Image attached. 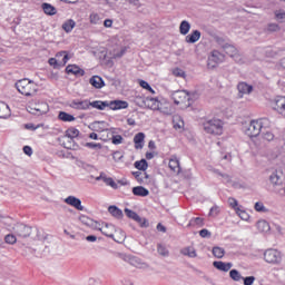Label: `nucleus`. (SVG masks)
<instances>
[{
    "instance_id": "f257e3e1",
    "label": "nucleus",
    "mask_w": 285,
    "mask_h": 285,
    "mask_svg": "<svg viewBox=\"0 0 285 285\" xmlns=\"http://www.w3.org/2000/svg\"><path fill=\"white\" fill-rule=\"evenodd\" d=\"M268 126H271L268 118L252 120L249 125L245 127V135H247V137H259L262 130H266Z\"/></svg>"
},
{
    "instance_id": "f03ea898",
    "label": "nucleus",
    "mask_w": 285,
    "mask_h": 285,
    "mask_svg": "<svg viewBox=\"0 0 285 285\" xmlns=\"http://www.w3.org/2000/svg\"><path fill=\"white\" fill-rule=\"evenodd\" d=\"M14 86L18 92H20V95H24V97H35L39 90V86L28 78L18 80Z\"/></svg>"
},
{
    "instance_id": "7ed1b4c3",
    "label": "nucleus",
    "mask_w": 285,
    "mask_h": 285,
    "mask_svg": "<svg viewBox=\"0 0 285 285\" xmlns=\"http://www.w3.org/2000/svg\"><path fill=\"white\" fill-rule=\"evenodd\" d=\"M205 132L208 135H223L224 132V121L222 119H210L203 124Z\"/></svg>"
},
{
    "instance_id": "20e7f679",
    "label": "nucleus",
    "mask_w": 285,
    "mask_h": 285,
    "mask_svg": "<svg viewBox=\"0 0 285 285\" xmlns=\"http://www.w3.org/2000/svg\"><path fill=\"white\" fill-rule=\"evenodd\" d=\"M171 99L176 106H181L183 108L190 106V95L186 90L174 91Z\"/></svg>"
},
{
    "instance_id": "39448f33",
    "label": "nucleus",
    "mask_w": 285,
    "mask_h": 285,
    "mask_svg": "<svg viewBox=\"0 0 285 285\" xmlns=\"http://www.w3.org/2000/svg\"><path fill=\"white\" fill-rule=\"evenodd\" d=\"M264 259L267 264H279L282 262V252L269 248L265 250Z\"/></svg>"
},
{
    "instance_id": "423d86ee",
    "label": "nucleus",
    "mask_w": 285,
    "mask_h": 285,
    "mask_svg": "<svg viewBox=\"0 0 285 285\" xmlns=\"http://www.w3.org/2000/svg\"><path fill=\"white\" fill-rule=\"evenodd\" d=\"M272 108L273 110H276L278 115H282L283 117H285V97L284 96L276 97L272 102Z\"/></svg>"
},
{
    "instance_id": "0eeeda50",
    "label": "nucleus",
    "mask_w": 285,
    "mask_h": 285,
    "mask_svg": "<svg viewBox=\"0 0 285 285\" xmlns=\"http://www.w3.org/2000/svg\"><path fill=\"white\" fill-rule=\"evenodd\" d=\"M69 108H72L73 110H90V100L73 99L69 102Z\"/></svg>"
},
{
    "instance_id": "6e6552de",
    "label": "nucleus",
    "mask_w": 285,
    "mask_h": 285,
    "mask_svg": "<svg viewBox=\"0 0 285 285\" xmlns=\"http://www.w3.org/2000/svg\"><path fill=\"white\" fill-rule=\"evenodd\" d=\"M14 233L18 237H22L23 239H26V237H30V235H32V227L23 224H18L14 227Z\"/></svg>"
},
{
    "instance_id": "1a4fd4ad",
    "label": "nucleus",
    "mask_w": 285,
    "mask_h": 285,
    "mask_svg": "<svg viewBox=\"0 0 285 285\" xmlns=\"http://www.w3.org/2000/svg\"><path fill=\"white\" fill-rule=\"evenodd\" d=\"M100 233L106 237H109L110 239L117 242V239H115V233H117V227H115V225L109 223H102V228H100Z\"/></svg>"
},
{
    "instance_id": "9d476101",
    "label": "nucleus",
    "mask_w": 285,
    "mask_h": 285,
    "mask_svg": "<svg viewBox=\"0 0 285 285\" xmlns=\"http://www.w3.org/2000/svg\"><path fill=\"white\" fill-rule=\"evenodd\" d=\"M89 130H92L94 132H106V130H108V122L94 121L89 125Z\"/></svg>"
},
{
    "instance_id": "9b49d317",
    "label": "nucleus",
    "mask_w": 285,
    "mask_h": 285,
    "mask_svg": "<svg viewBox=\"0 0 285 285\" xmlns=\"http://www.w3.org/2000/svg\"><path fill=\"white\" fill-rule=\"evenodd\" d=\"M110 110H126L128 108V101L126 100H110L108 101Z\"/></svg>"
},
{
    "instance_id": "f8f14e48",
    "label": "nucleus",
    "mask_w": 285,
    "mask_h": 285,
    "mask_svg": "<svg viewBox=\"0 0 285 285\" xmlns=\"http://www.w3.org/2000/svg\"><path fill=\"white\" fill-rule=\"evenodd\" d=\"M66 72L67 75H75V77H83V75H86V71L77 65H68Z\"/></svg>"
},
{
    "instance_id": "ddd939ff",
    "label": "nucleus",
    "mask_w": 285,
    "mask_h": 285,
    "mask_svg": "<svg viewBox=\"0 0 285 285\" xmlns=\"http://www.w3.org/2000/svg\"><path fill=\"white\" fill-rule=\"evenodd\" d=\"M65 204L72 206L73 208H76V210H83V206L81 205V199H79L75 196L67 197L65 199Z\"/></svg>"
},
{
    "instance_id": "4468645a",
    "label": "nucleus",
    "mask_w": 285,
    "mask_h": 285,
    "mask_svg": "<svg viewBox=\"0 0 285 285\" xmlns=\"http://www.w3.org/2000/svg\"><path fill=\"white\" fill-rule=\"evenodd\" d=\"M214 268L222 271L223 273H228L233 268V263H224L222 261H215L213 263Z\"/></svg>"
},
{
    "instance_id": "2eb2a0df",
    "label": "nucleus",
    "mask_w": 285,
    "mask_h": 285,
    "mask_svg": "<svg viewBox=\"0 0 285 285\" xmlns=\"http://www.w3.org/2000/svg\"><path fill=\"white\" fill-rule=\"evenodd\" d=\"M104 180V183L107 186H110L111 188H114L115 190H117L118 186L117 183H115V180L111 177L106 176V174L101 173L97 178L96 181H101Z\"/></svg>"
},
{
    "instance_id": "dca6fc26",
    "label": "nucleus",
    "mask_w": 285,
    "mask_h": 285,
    "mask_svg": "<svg viewBox=\"0 0 285 285\" xmlns=\"http://www.w3.org/2000/svg\"><path fill=\"white\" fill-rule=\"evenodd\" d=\"M144 139H146V134L138 132L135 135L134 144H135L136 150H140L141 148H144Z\"/></svg>"
},
{
    "instance_id": "f3484780",
    "label": "nucleus",
    "mask_w": 285,
    "mask_h": 285,
    "mask_svg": "<svg viewBox=\"0 0 285 285\" xmlns=\"http://www.w3.org/2000/svg\"><path fill=\"white\" fill-rule=\"evenodd\" d=\"M237 90L239 95H250V92H253V86L242 81L237 85Z\"/></svg>"
},
{
    "instance_id": "a211bd4d",
    "label": "nucleus",
    "mask_w": 285,
    "mask_h": 285,
    "mask_svg": "<svg viewBox=\"0 0 285 285\" xmlns=\"http://www.w3.org/2000/svg\"><path fill=\"white\" fill-rule=\"evenodd\" d=\"M198 39H202V31L194 30V31H191V33L186 36L185 41L187 43H197Z\"/></svg>"
},
{
    "instance_id": "6ab92c4d",
    "label": "nucleus",
    "mask_w": 285,
    "mask_h": 285,
    "mask_svg": "<svg viewBox=\"0 0 285 285\" xmlns=\"http://www.w3.org/2000/svg\"><path fill=\"white\" fill-rule=\"evenodd\" d=\"M127 259L129 264L136 268H148V264L142 263L141 259L137 258L136 256H128Z\"/></svg>"
},
{
    "instance_id": "aec40b11",
    "label": "nucleus",
    "mask_w": 285,
    "mask_h": 285,
    "mask_svg": "<svg viewBox=\"0 0 285 285\" xmlns=\"http://www.w3.org/2000/svg\"><path fill=\"white\" fill-rule=\"evenodd\" d=\"M89 83H91V86L94 88H97V89H101V88H104V86H106V82L104 81V78H101L99 76H92L89 79Z\"/></svg>"
},
{
    "instance_id": "412c9836",
    "label": "nucleus",
    "mask_w": 285,
    "mask_h": 285,
    "mask_svg": "<svg viewBox=\"0 0 285 285\" xmlns=\"http://www.w3.org/2000/svg\"><path fill=\"white\" fill-rule=\"evenodd\" d=\"M160 101L157 98H146L145 106L150 110H159Z\"/></svg>"
},
{
    "instance_id": "4be33fe9",
    "label": "nucleus",
    "mask_w": 285,
    "mask_h": 285,
    "mask_svg": "<svg viewBox=\"0 0 285 285\" xmlns=\"http://www.w3.org/2000/svg\"><path fill=\"white\" fill-rule=\"evenodd\" d=\"M41 8H42L45 14H48L49 17H55V14H57V8H55V6H52L48 2H43L41 4Z\"/></svg>"
},
{
    "instance_id": "5701e85b",
    "label": "nucleus",
    "mask_w": 285,
    "mask_h": 285,
    "mask_svg": "<svg viewBox=\"0 0 285 285\" xmlns=\"http://www.w3.org/2000/svg\"><path fill=\"white\" fill-rule=\"evenodd\" d=\"M132 194L136 197H148V195H150V191L144 186H137L132 188Z\"/></svg>"
},
{
    "instance_id": "b1692460",
    "label": "nucleus",
    "mask_w": 285,
    "mask_h": 285,
    "mask_svg": "<svg viewBox=\"0 0 285 285\" xmlns=\"http://www.w3.org/2000/svg\"><path fill=\"white\" fill-rule=\"evenodd\" d=\"M108 213L116 219H122L124 218V212L119 209V207L111 205L108 207Z\"/></svg>"
},
{
    "instance_id": "393cba45",
    "label": "nucleus",
    "mask_w": 285,
    "mask_h": 285,
    "mask_svg": "<svg viewBox=\"0 0 285 285\" xmlns=\"http://www.w3.org/2000/svg\"><path fill=\"white\" fill-rule=\"evenodd\" d=\"M208 61L209 63L210 61L213 63H222V61H224V56L218 50H214L212 51V55L209 56Z\"/></svg>"
},
{
    "instance_id": "a878e982",
    "label": "nucleus",
    "mask_w": 285,
    "mask_h": 285,
    "mask_svg": "<svg viewBox=\"0 0 285 285\" xmlns=\"http://www.w3.org/2000/svg\"><path fill=\"white\" fill-rule=\"evenodd\" d=\"M11 111L10 107L6 102H0V119H8L10 117Z\"/></svg>"
},
{
    "instance_id": "bb28decb",
    "label": "nucleus",
    "mask_w": 285,
    "mask_h": 285,
    "mask_svg": "<svg viewBox=\"0 0 285 285\" xmlns=\"http://www.w3.org/2000/svg\"><path fill=\"white\" fill-rule=\"evenodd\" d=\"M46 112H48V104L46 102L37 105L31 111L32 115H46Z\"/></svg>"
},
{
    "instance_id": "cd10ccee",
    "label": "nucleus",
    "mask_w": 285,
    "mask_h": 285,
    "mask_svg": "<svg viewBox=\"0 0 285 285\" xmlns=\"http://www.w3.org/2000/svg\"><path fill=\"white\" fill-rule=\"evenodd\" d=\"M169 168L173 173L179 175L181 173V167L179 166V160L177 158H171L169 160Z\"/></svg>"
},
{
    "instance_id": "c85d7f7f",
    "label": "nucleus",
    "mask_w": 285,
    "mask_h": 285,
    "mask_svg": "<svg viewBox=\"0 0 285 285\" xmlns=\"http://www.w3.org/2000/svg\"><path fill=\"white\" fill-rule=\"evenodd\" d=\"M62 146L63 148H67V150H75V148H77V145L75 144V138H70L68 136H65Z\"/></svg>"
},
{
    "instance_id": "c756f323",
    "label": "nucleus",
    "mask_w": 285,
    "mask_h": 285,
    "mask_svg": "<svg viewBox=\"0 0 285 285\" xmlns=\"http://www.w3.org/2000/svg\"><path fill=\"white\" fill-rule=\"evenodd\" d=\"M91 108H96L97 110H106L109 108L108 101L95 100L90 102Z\"/></svg>"
},
{
    "instance_id": "7c9ffc66",
    "label": "nucleus",
    "mask_w": 285,
    "mask_h": 285,
    "mask_svg": "<svg viewBox=\"0 0 285 285\" xmlns=\"http://www.w3.org/2000/svg\"><path fill=\"white\" fill-rule=\"evenodd\" d=\"M75 26H77V22H75L72 19H68L62 23V30H65L67 33H70L71 30H75Z\"/></svg>"
},
{
    "instance_id": "2f4dec72",
    "label": "nucleus",
    "mask_w": 285,
    "mask_h": 285,
    "mask_svg": "<svg viewBox=\"0 0 285 285\" xmlns=\"http://www.w3.org/2000/svg\"><path fill=\"white\" fill-rule=\"evenodd\" d=\"M256 226L261 233H268L271 230V225L266 220H258Z\"/></svg>"
},
{
    "instance_id": "473e14b6",
    "label": "nucleus",
    "mask_w": 285,
    "mask_h": 285,
    "mask_svg": "<svg viewBox=\"0 0 285 285\" xmlns=\"http://www.w3.org/2000/svg\"><path fill=\"white\" fill-rule=\"evenodd\" d=\"M134 166L137 168V170H142V173L148 170V161L146 159L137 160Z\"/></svg>"
},
{
    "instance_id": "72a5a7b5",
    "label": "nucleus",
    "mask_w": 285,
    "mask_h": 285,
    "mask_svg": "<svg viewBox=\"0 0 285 285\" xmlns=\"http://www.w3.org/2000/svg\"><path fill=\"white\" fill-rule=\"evenodd\" d=\"M179 32L180 35H188V32H190V22L184 20L180 22V26H179Z\"/></svg>"
},
{
    "instance_id": "f704fd0d",
    "label": "nucleus",
    "mask_w": 285,
    "mask_h": 285,
    "mask_svg": "<svg viewBox=\"0 0 285 285\" xmlns=\"http://www.w3.org/2000/svg\"><path fill=\"white\" fill-rule=\"evenodd\" d=\"M58 119H60V121H75L77 118L66 111H60L58 115Z\"/></svg>"
},
{
    "instance_id": "c9c22d12",
    "label": "nucleus",
    "mask_w": 285,
    "mask_h": 285,
    "mask_svg": "<svg viewBox=\"0 0 285 285\" xmlns=\"http://www.w3.org/2000/svg\"><path fill=\"white\" fill-rule=\"evenodd\" d=\"M181 255L195 258V257H197V252L195 250L194 247H186V248L181 249Z\"/></svg>"
},
{
    "instance_id": "e433bc0d",
    "label": "nucleus",
    "mask_w": 285,
    "mask_h": 285,
    "mask_svg": "<svg viewBox=\"0 0 285 285\" xmlns=\"http://www.w3.org/2000/svg\"><path fill=\"white\" fill-rule=\"evenodd\" d=\"M214 257H216L217 259H222V257H224L226 255V250L222 247H214L212 250Z\"/></svg>"
},
{
    "instance_id": "4c0bfd02",
    "label": "nucleus",
    "mask_w": 285,
    "mask_h": 285,
    "mask_svg": "<svg viewBox=\"0 0 285 285\" xmlns=\"http://www.w3.org/2000/svg\"><path fill=\"white\" fill-rule=\"evenodd\" d=\"M65 137H69L71 139H75L76 137H79V129L75 127H70L66 130Z\"/></svg>"
},
{
    "instance_id": "58836bf2",
    "label": "nucleus",
    "mask_w": 285,
    "mask_h": 285,
    "mask_svg": "<svg viewBox=\"0 0 285 285\" xmlns=\"http://www.w3.org/2000/svg\"><path fill=\"white\" fill-rule=\"evenodd\" d=\"M187 226H198L199 228H202V226H204V218L202 217H194L189 220Z\"/></svg>"
},
{
    "instance_id": "ea45409f",
    "label": "nucleus",
    "mask_w": 285,
    "mask_h": 285,
    "mask_svg": "<svg viewBox=\"0 0 285 285\" xmlns=\"http://www.w3.org/2000/svg\"><path fill=\"white\" fill-rule=\"evenodd\" d=\"M157 253L161 255V257H168L170 255V252L168 248H166V245L164 244H158L157 245Z\"/></svg>"
},
{
    "instance_id": "a19ab883",
    "label": "nucleus",
    "mask_w": 285,
    "mask_h": 285,
    "mask_svg": "<svg viewBox=\"0 0 285 285\" xmlns=\"http://www.w3.org/2000/svg\"><path fill=\"white\" fill-rule=\"evenodd\" d=\"M125 215L129 219H134V222H139L140 220L137 212H134L132 209L125 208Z\"/></svg>"
},
{
    "instance_id": "79ce46f5",
    "label": "nucleus",
    "mask_w": 285,
    "mask_h": 285,
    "mask_svg": "<svg viewBox=\"0 0 285 285\" xmlns=\"http://www.w3.org/2000/svg\"><path fill=\"white\" fill-rule=\"evenodd\" d=\"M229 277H230V279H233L234 282H239L240 279H243L242 274H240L239 271H237V269H230V272H229Z\"/></svg>"
},
{
    "instance_id": "37998d69",
    "label": "nucleus",
    "mask_w": 285,
    "mask_h": 285,
    "mask_svg": "<svg viewBox=\"0 0 285 285\" xmlns=\"http://www.w3.org/2000/svg\"><path fill=\"white\" fill-rule=\"evenodd\" d=\"M269 181L274 186H279V184H282V178L279 177V175L274 173L269 176Z\"/></svg>"
},
{
    "instance_id": "c03bdc74",
    "label": "nucleus",
    "mask_w": 285,
    "mask_h": 285,
    "mask_svg": "<svg viewBox=\"0 0 285 285\" xmlns=\"http://www.w3.org/2000/svg\"><path fill=\"white\" fill-rule=\"evenodd\" d=\"M57 57H62V66H66L68 63V61H70V56H68V51H60L57 53Z\"/></svg>"
},
{
    "instance_id": "a18cd8bd",
    "label": "nucleus",
    "mask_w": 285,
    "mask_h": 285,
    "mask_svg": "<svg viewBox=\"0 0 285 285\" xmlns=\"http://www.w3.org/2000/svg\"><path fill=\"white\" fill-rule=\"evenodd\" d=\"M89 21L90 23H92L94 26H97V23H99V21H101V18L99 17V13H90L89 16Z\"/></svg>"
},
{
    "instance_id": "49530a36",
    "label": "nucleus",
    "mask_w": 285,
    "mask_h": 285,
    "mask_svg": "<svg viewBox=\"0 0 285 285\" xmlns=\"http://www.w3.org/2000/svg\"><path fill=\"white\" fill-rule=\"evenodd\" d=\"M275 19H277L281 23L285 21V11L279 9L275 11Z\"/></svg>"
},
{
    "instance_id": "de8ad7c7",
    "label": "nucleus",
    "mask_w": 285,
    "mask_h": 285,
    "mask_svg": "<svg viewBox=\"0 0 285 285\" xmlns=\"http://www.w3.org/2000/svg\"><path fill=\"white\" fill-rule=\"evenodd\" d=\"M4 242L6 244H17V236H14L13 234H9L7 236H4Z\"/></svg>"
},
{
    "instance_id": "09e8293b",
    "label": "nucleus",
    "mask_w": 285,
    "mask_h": 285,
    "mask_svg": "<svg viewBox=\"0 0 285 285\" xmlns=\"http://www.w3.org/2000/svg\"><path fill=\"white\" fill-rule=\"evenodd\" d=\"M111 144L115 146H119V144H124V137L121 135L112 136Z\"/></svg>"
},
{
    "instance_id": "8fccbe9b",
    "label": "nucleus",
    "mask_w": 285,
    "mask_h": 285,
    "mask_svg": "<svg viewBox=\"0 0 285 285\" xmlns=\"http://www.w3.org/2000/svg\"><path fill=\"white\" fill-rule=\"evenodd\" d=\"M89 228H92L94 230H101L104 228V223H99L97 220H91V225H89Z\"/></svg>"
},
{
    "instance_id": "3c124183",
    "label": "nucleus",
    "mask_w": 285,
    "mask_h": 285,
    "mask_svg": "<svg viewBox=\"0 0 285 285\" xmlns=\"http://www.w3.org/2000/svg\"><path fill=\"white\" fill-rule=\"evenodd\" d=\"M228 204L232 208H234V210H236V213H239V207H237L238 206L237 199L230 197L228 198Z\"/></svg>"
},
{
    "instance_id": "603ef678",
    "label": "nucleus",
    "mask_w": 285,
    "mask_h": 285,
    "mask_svg": "<svg viewBox=\"0 0 285 285\" xmlns=\"http://www.w3.org/2000/svg\"><path fill=\"white\" fill-rule=\"evenodd\" d=\"M139 219L140 220H136V222L137 224H139L140 228H148L150 226V224L148 223V219L141 218L140 216H139Z\"/></svg>"
},
{
    "instance_id": "864d4df0",
    "label": "nucleus",
    "mask_w": 285,
    "mask_h": 285,
    "mask_svg": "<svg viewBox=\"0 0 285 285\" xmlns=\"http://www.w3.org/2000/svg\"><path fill=\"white\" fill-rule=\"evenodd\" d=\"M135 179H137L138 184H144V175L141 171H132Z\"/></svg>"
},
{
    "instance_id": "5fc2aeb1",
    "label": "nucleus",
    "mask_w": 285,
    "mask_h": 285,
    "mask_svg": "<svg viewBox=\"0 0 285 285\" xmlns=\"http://www.w3.org/2000/svg\"><path fill=\"white\" fill-rule=\"evenodd\" d=\"M86 148L97 149L101 150L102 146L100 142H86Z\"/></svg>"
},
{
    "instance_id": "6e6d98bb",
    "label": "nucleus",
    "mask_w": 285,
    "mask_h": 285,
    "mask_svg": "<svg viewBox=\"0 0 285 285\" xmlns=\"http://www.w3.org/2000/svg\"><path fill=\"white\" fill-rule=\"evenodd\" d=\"M173 76L174 77H186V72L183 70V69H179V68H175L173 70Z\"/></svg>"
},
{
    "instance_id": "4d7b16f0",
    "label": "nucleus",
    "mask_w": 285,
    "mask_h": 285,
    "mask_svg": "<svg viewBox=\"0 0 285 285\" xmlns=\"http://www.w3.org/2000/svg\"><path fill=\"white\" fill-rule=\"evenodd\" d=\"M268 32H279V24L277 23H269L267 26Z\"/></svg>"
},
{
    "instance_id": "13d9d810",
    "label": "nucleus",
    "mask_w": 285,
    "mask_h": 285,
    "mask_svg": "<svg viewBox=\"0 0 285 285\" xmlns=\"http://www.w3.org/2000/svg\"><path fill=\"white\" fill-rule=\"evenodd\" d=\"M219 215V206L215 205L209 210L210 217H217Z\"/></svg>"
},
{
    "instance_id": "bf43d9fd",
    "label": "nucleus",
    "mask_w": 285,
    "mask_h": 285,
    "mask_svg": "<svg viewBox=\"0 0 285 285\" xmlns=\"http://www.w3.org/2000/svg\"><path fill=\"white\" fill-rule=\"evenodd\" d=\"M242 279L244 282V285H253L255 283V276H247V277L243 276Z\"/></svg>"
},
{
    "instance_id": "052dcab7",
    "label": "nucleus",
    "mask_w": 285,
    "mask_h": 285,
    "mask_svg": "<svg viewBox=\"0 0 285 285\" xmlns=\"http://www.w3.org/2000/svg\"><path fill=\"white\" fill-rule=\"evenodd\" d=\"M254 208L257 213H266V207L263 203H256Z\"/></svg>"
},
{
    "instance_id": "680f3d73",
    "label": "nucleus",
    "mask_w": 285,
    "mask_h": 285,
    "mask_svg": "<svg viewBox=\"0 0 285 285\" xmlns=\"http://www.w3.org/2000/svg\"><path fill=\"white\" fill-rule=\"evenodd\" d=\"M215 173L219 177H223V179H224V181H226V184H230V176L228 174H222L219 170H215Z\"/></svg>"
},
{
    "instance_id": "e2e57ef3",
    "label": "nucleus",
    "mask_w": 285,
    "mask_h": 285,
    "mask_svg": "<svg viewBox=\"0 0 285 285\" xmlns=\"http://www.w3.org/2000/svg\"><path fill=\"white\" fill-rule=\"evenodd\" d=\"M263 139H265L266 141H273V139H275V135H273V132L271 131H266L263 135Z\"/></svg>"
},
{
    "instance_id": "0e129e2a",
    "label": "nucleus",
    "mask_w": 285,
    "mask_h": 285,
    "mask_svg": "<svg viewBox=\"0 0 285 285\" xmlns=\"http://www.w3.org/2000/svg\"><path fill=\"white\" fill-rule=\"evenodd\" d=\"M126 50H127V48L122 47L119 52H115L114 53L115 59H121V57H124V55H126Z\"/></svg>"
},
{
    "instance_id": "69168bd1",
    "label": "nucleus",
    "mask_w": 285,
    "mask_h": 285,
    "mask_svg": "<svg viewBox=\"0 0 285 285\" xmlns=\"http://www.w3.org/2000/svg\"><path fill=\"white\" fill-rule=\"evenodd\" d=\"M92 218H90V217H88V216H82L81 217V222H82V224H85V226H89L90 227V225H92Z\"/></svg>"
},
{
    "instance_id": "338daca9",
    "label": "nucleus",
    "mask_w": 285,
    "mask_h": 285,
    "mask_svg": "<svg viewBox=\"0 0 285 285\" xmlns=\"http://www.w3.org/2000/svg\"><path fill=\"white\" fill-rule=\"evenodd\" d=\"M236 213L239 215L240 219H244L245 222L248 219V213H246L245 210L238 209V212Z\"/></svg>"
},
{
    "instance_id": "774afa93",
    "label": "nucleus",
    "mask_w": 285,
    "mask_h": 285,
    "mask_svg": "<svg viewBox=\"0 0 285 285\" xmlns=\"http://www.w3.org/2000/svg\"><path fill=\"white\" fill-rule=\"evenodd\" d=\"M199 235H200V237L206 238V237H210L212 234L208 229H202L199 232Z\"/></svg>"
}]
</instances>
